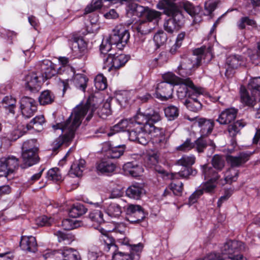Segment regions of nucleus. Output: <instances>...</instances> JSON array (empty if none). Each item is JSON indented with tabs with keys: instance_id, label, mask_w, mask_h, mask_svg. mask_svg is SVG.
<instances>
[{
	"instance_id": "nucleus-32",
	"label": "nucleus",
	"mask_w": 260,
	"mask_h": 260,
	"mask_svg": "<svg viewBox=\"0 0 260 260\" xmlns=\"http://www.w3.org/2000/svg\"><path fill=\"white\" fill-rule=\"evenodd\" d=\"M202 173L206 180L216 182L219 178L218 174L219 171H217L214 168L209 167L207 165L202 166Z\"/></svg>"
},
{
	"instance_id": "nucleus-24",
	"label": "nucleus",
	"mask_w": 260,
	"mask_h": 260,
	"mask_svg": "<svg viewBox=\"0 0 260 260\" xmlns=\"http://www.w3.org/2000/svg\"><path fill=\"white\" fill-rule=\"evenodd\" d=\"M87 43L83 39H75L71 47L74 55L78 58H81L84 56L87 51Z\"/></svg>"
},
{
	"instance_id": "nucleus-57",
	"label": "nucleus",
	"mask_w": 260,
	"mask_h": 260,
	"mask_svg": "<svg viewBox=\"0 0 260 260\" xmlns=\"http://www.w3.org/2000/svg\"><path fill=\"white\" fill-rule=\"evenodd\" d=\"M36 142V139H31L24 142L22 146V151H38V148L37 147Z\"/></svg>"
},
{
	"instance_id": "nucleus-8",
	"label": "nucleus",
	"mask_w": 260,
	"mask_h": 260,
	"mask_svg": "<svg viewBox=\"0 0 260 260\" xmlns=\"http://www.w3.org/2000/svg\"><path fill=\"white\" fill-rule=\"evenodd\" d=\"M126 220L131 223H139L145 217L146 214L139 205L128 204L125 209Z\"/></svg>"
},
{
	"instance_id": "nucleus-16",
	"label": "nucleus",
	"mask_w": 260,
	"mask_h": 260,
	"mask_svg": "<svg viewBox=\"0 0 260 260\" xmlns=\"http://www.w3.org/2000/svg\"><path fill=\"white\" fill-rule=\"evenodd\" d=\"M128 139L131 141L135 142L143 145H146L149 141L148 133H145L140 127L133 126L127 130Z\"/></svg>"
},
{
	"instance_id": "nucleus-27",
	"label": "nucleus",
	"mask_w": 260,
	"mask_h": 260,
	"mask_svg": "<svg viewBox=\"0 0 260 260\" xmlns=\"http://www.w3.org/2000/svg\"><path fill=\"white\" fill-rule=\"evenodd\" d=\"M133 125L134 122L131 119L128 120L127 119H123L118 123L111 127L110 132L108 134V136H111L115 133L125 131L127 132L128 128L133 127Z\"/></svg>"
},
{
	"instance_id": "nucleus-50",
	"label": "nucleus",
	"mask_w": 260,
	"mask_h": 260,
	"mask_svg": "<svg viewBox=\"0 0 260 260\" xmlns=\"http://www.w3.org/2000/svg\"><path fill=\"white\" fill-rule=\"evenodd\" d=\"M186 62H181L178 67L179 73L182 76H188L191 74L192 65L189 60H186Z\"/></svg>"
},
{
	"instance_id": "nucleus-33",
	"label": "nucleus",
	"mask_w": 260,
	"mask_h": 260,
	"mask_svg": "<svg viewBox=\"0 0 260 260\" xmlns=\"http://www.w3.org/2000/svg\"><path fill=\"white\" fill-rule=\"evenodd\" d=\"M45 123V119L43 115L36 116L29 123H27L26 127L27 131L34 129L38 132L43 129V125Z\"/></svg>"
},
{
	"instance_id": "nucleus-10",
	"label": "nucleus",
	"mask_w": 260,
	"mask_h": 260,
	"mask_svg": "<svg viewBox=\"0 0 260 260\" xmlns=\"http://www.w3.org/2000/svg\"><path fill=\"white\" fill-rule=\"evenodd\" d=\"M130 37L128 30L125 29H114L109 37V41L119 50H122L127 44Z\"/></svg>"
},
{
	"instance_id": "nucleus-6",
	"label": "nucleus",
	"mask_w": 260,
	"mask_h": 260,
	"mask_svg": "<svg viewBox=\"0 0 260 260\" xmlns=\"http://www.w3.org/2000/svg\"><path fill=\"white\" fill-rule=\"evenodd\" d=\"M176 0H164V14L169 16H172L168 19V25L171 24V26L164 25V29L170 34H172L176 28L175 16L180 13L179 9L175 3Z\"/></svg>"
},
{
	"instance_id": "nucleus-40",
	"label": "nucleus",
	"mask_w": 260,
	"mask_h": 260,
	"mask_svg": "<svg viewBox=\"0 0 260 260\" xmlns=\"http://www.w3.org/2000/svg\"><path fill=\"white\" fill-rule=\"evenodd\" d=\"M87 211V209L80 203L74 204L70 209L69 214L70 217L77 218L84 214Z\"/></svg>"
},
{
	"instance_id": "nucleus-4",
	"label": "nucleus",
	"mask_w": 260,
	"mask_h": 260,
	"mask_svg": "<svg viewBox=\"0 0 260 260\" xmlns=\"http://www.w3.org/2000/svg\"><path fill=\"white\" fill-rule=\"evenodd\" d=\"M240 93L242 102L248 106L253 107L257 101L260 102V77L251 79L247 89L241 86Z\"/></svg>"
},
{
	"instance_id": "nucleus-7",
	"label": "nucleus",
	"mask_w": 260,
	"mask_h": 260,
	"mask_svg": "<svg viewBox=\"0 0 260 260\" xmlns=\"http://www.w3.org/2000/svg\"><path fill=\"white\" fill-rule=\"evenodd\" d=\"M129 252L115 251L112 260H139L143 248V245H126Z\"/></svg>"
},
{
	"instance_id": "nucleus-15",
	"label": "nucleus",
	"mask_w": 260,
	"mask_h": 260,
	"mask_svg": "<svg viewBox=\"0 0 260 260\" xmlns=\"http://www.w3.org/2000/svg\"><path fill=\"white\" fill-rule=\"evenodd\" d=\"M183 183L182 182H171L164 191V201L165 203H174V196H181L183 190Z\"/></svg>"
},
{
	"instance_id": "nucleus-17",
	"label": "nucleus",
	"mask_w": 260,
	"mask_h": 260,
	"mask_svg": "<svg viewBox=\"0 0 260 260\" xmlns=\"http://www.w3.org/2000/svg\"><path fill=\"white\" fill-rule=\"evenodd\" d=\"M39 71L33 72L25 76V87L29 90L35 92L38 91L43 81V77L40 76Z\"/></svg>"
},
{
	"instance_id": "nucleus-54",
	"label": "nucleus",
	"mask_w": 260,
	"mask_h": 260,
	"mask_svg": "<svg viewBox=\"0 0 260 260\" xmlns=\"http://www.w3.org/2000/svg\"><path fill=\"white\" fill-rule=\"evenodd\" d=\"M182 7L185 11L192 17H194L198 15L200 12L199 7H194L191 3L188 1L182 2Z\"/></svg>"
},
{
	"instance_id": "nucleus-64",
	"label": "nucleus",
	"mask_w": 260,
	"mask_h": 260,
	"mask_svg": "<svg viewBox=\"0 0 260 260\" xmlns=\"http://www.w3.org/2000/svg\"><path fill=\"white\" fill-rule=\"evenodd\" d=\"M6 162V160L5 158L2 157L0 159V177H7L10 174Z\"/></svg>"
},
{
	"instance_id": "nucleus-25",
	"label": "nucleus",
	"mask_w": 260,
	"mask_h": 260,
	"mask_svg": "<svg viewBox=\"0 0 260 260\" xmlns=\"http://www.w3.org/2000/svg\"><path fill=\"white\" fill-rule=\"evenodd\" d=\"M87 43L83 39H75L71 47L74 55L78 58H81L84 56L87 51Z\"/></svg>"
},
{
	"instance_id": "nucleus-23",
	"label": "nucleus",
	"mask_w": 260,
	"mask_h": 260,
	"mask_svg": "<svg viewBox=\"0 0 260 260\" xmlns=\"http://www.w3.org/2000/svg\"><path fill=\"white\" fill-rule=\"evenodd\" d=\"M237 113V109L227 108L221 112L216 121L220 124H228L235 119Z\"/></svg>"
},
{
	"instance_id": "nucleus-20",
	"label": "nucleus",
	"mask_w": 260,
	"mask_h": 260,
	"mask_svg": "<svg viewBox=\"0 0 260 260\" xmlns=\"http://www.w3.org/2000/svg\"><path fill=\"white\" fill-rule=\"evenodd\" d=\"M40 76L43 77L44 82L48 79L52 78L57 73L55 65L50 60H44L40 66Z\"/></svg>"
},
{
	"instance_id": "nucleus-55",
	"label": "nucleus",
	"mask_w": 260,
	"mask_h": 260,
	"mask_svg": "<svg viewBox=\"0 0 260 260\" xmlns=\"http://www.w3.org/2000/svg\"><path fill=\"white\" fill-rule=\"evenodd\" d=\"M54 235L57 237L58 242L61 243L67 241L69 243H71L75 240V236L70 234H66L60 231L54 232Z\"/></svg>"
},
{
	"instance_id": "nucleus-26",
	"label": "nucleus",
	"mask_w": 260,
	"mask_h": 260,
	"mask_svg": "<svg viewBox=\"0 0 260 260\" xmlns=\"http://www.w3.org/2000/svg\"><path fill=\"white\" fill-rule=\"evenodd\" d=\"M206 137V136H201L193 143V148L198 153L204 152L208 146H211L213 149H215V145L214 142Z\"/></svg>"
},
{
	"instance_id": "nucleus-29",
	"label": "nucleus",
	"mask_w": 260,
	"mask_h": 260,
	"mask_svg": "<svg viewBox=\"0 0 260 260\" xmlns=\"http://www.w3.org/2000/svg\"><path fill=\"white\" fill-rule=\"evenodd\" d=\"M123 170L126 175H130L134 177L140 176L143 172L141 167L134 162H128L125 164L123 166Z\"/></svg>"
},
{
	"instance_id": "nucleus-2",
	"label": "nucleus",
	"mask_w": 260,
	"mask_h": 260,
	"mask_svg": "<svg viewBox=\"0 0 260 260\" xmlns=\"http://www.w3.org/2000/svg\"><path fill=\"white\" fill-rule=\"evenodd\" d=\"M160 120V116L157 113H137L134 116L133 126L140 127L145 133L151 135V140L153 145L156 149H161L162 135L161 129L156 127L154 123Z\"/></svg>"
},
{
	"instance_id": "nucleus-39",
	"label": "nucleus",
	"mask_w": 260,
	"mask_h": 260,
	"mask_svg": "<svg viewBox=\"0 0 260 260\" xmlns=\"http://www.w3.org/2000/svg\"><path fill=\"white\" fill-rule=\"evenodd\" d=\"M246 125V122L244 120H237L236 122L229 125L228 131L229 135L232 138H235L240 130Z\"/></svg>"
},
{
	"instance_id": "nucleus-28",
	"label": "nucleus",
	"mask_w": 260,
	"mask_h": 260,
	"mask_svg": "<svg viewBox=\"0 0 260 260\" xmlns=\"http://www.w3.org/2000/svg\"><path fill=\"white\" fill-rule=\"evenodd\" d=\"M84 220H88L92 222V223L88 222L86 225L93 226L94 229H97L101 223L104 222L103 214L101 211L99 210H94L90 212L88 218H85Z\"/></svg>"
},
{
	"instance_id": "nucleus-48",
	"label": "nucleus",
	"mask_w": 260,
	"mask_h": 260,
	"mask_svg": "<svg viewBox=\"0 0 260 260\" xmlns=\"http://www.w3.org/2000/svg\"><path fill=\"white\" fill-rule=\"evenodd\" d=\"M4 158L6 159V164L10 173H13L19 167L18 159L14 156H9Z\"/></svg>"
},
{
	"instance_id": "nucleus-43",
	"label": "nucleus",
	"mask_w": 260,
	"mask_h": 260,
	"mask_svg": "<svg viewBox=\"0 0 260 260\" xmlns=\"http://www.w3.org/2000/svg\"><path fill=\"white\" fill-rule=\"evenodd\" d=\"M165 116L169 121L175 120L179 115V109L175 106L170 105L164 109Z\"/></svg>"
},
{
	"instance_id": "nucleus-34",
	"label": "nucleus",
	"mask_w": 260,
	"mask_h": 260,
	"mask_svg": "<svg viewBox=\"0 0 260 260\" xmlns=\"http://www.w3.org/2000/svg\"><path fill=\"white\" fill-rule=\"evenodd\" d=\"M88 79L87 76L82 74H77L74 75L72 81L75 86L83 91H85L87 87V83Z\"/></svg>"
},
{
	"instance_id": "nucleus-1",
	"label": "nucleus",
	"mask_w": 260,
	"mask_h": 260,
	"mask_svg": "<svg viewBox=\"0 0 260 260\" xmlns=\"http://www.w3.org/2000/svg\"><path fill=\"white\" fill-rule=\"evenodd\" d=\"M97 107L94 102V98L89 97L85 104L77 107L67 120L62 123L54 125V129H61L64 134L59 136L52 144V150L57 153L59 148L63 145L68 146L74 138L75 132L80 125L83 117L88 114L86 120L89 121Z\"/></svg>"
},
{
	"instance_id": "nucleus-53",
	"label": "nucleus",
	"mask_w": 260,
	"mask_h": 260,
	"mask_svg": "<svg viewBox=\"0 0 260 260\" xmlns=\"http://www.w3.org/2000/svg\"><path fill=\"white\" fill-rule=\"evenodd\" d=\"M94 85L98 90H103L107 87V79L102 74H98L94 78Z\"/></svg>"
},
{
	"instance_id": "nucleus-14",
	"label": "nucleus",
	"mask_w": 260,
	"mask_h": 260,
	"mask_svg": "<svg viewBox=\"0 0 260 260\" xmlns=\"http://www.w3.org/2000/svg\"><path fill=\"white\" fill-rule=\"evenodd\" d=\"M130 56L124 54L117 55L116 54L109 53L107 54L105 58H104V62L105 64L111 67V68L119 69L123 67L129 59Z\"/></svg>"
},
{
	"instance_id": "nucleus-58",
	"label": "nucleus",
	"mask_w": 260,
	"mask_h": 260,
	"mask_svg": "<svg viewBox=\"0 0 260 260\" xmlns=\"http://www.w3.org/2000/svg\"><path fill=\"white\" fill-rule=\"evenodd\" d=\"M112 45H114L113 43H111L110 41H109V38L105 40H103L102 44L100 45V51L101 54L106 55L104 56L105 58H106V56H107L106 54L111 50Z\"/></svg>"
},
{
	"instance_id": "nucleus-56",
	"label": "nucleus",
	"mask_w": 260,
	"mask_h": 260,
	"mask_svg": "<svg viewBox=\"0 0 260 260\" xmlns=\"http://www.w3.org/2000/svg\"><path fill=\"white\" fill-rule=\"evenodd\" d=\"M209 48H206L205 46H203L193 50V54L197 56L196 59L198 64H200L202 58L205 56L207 53H209Z\"/></svg>"
},
{
	"instance_id": "nucleus-45",
	"label": "nucleus",
	"mask_w": 260,
	"mask_h": 260,
	"mask_svg": "<svg viewBox=\"0 0 260 260\" xmlns=\"http://www.w3.org/2000/svg\"><path fill=\"white\" fill-rule=\"evenodd\" d=\"M62 255L63 260H80L81 256L78 251L73 248L64 249Z\"/></svg>"
},
{
	"instance_id": "nucleus-61",
	"label": "nucleus",
	"mask_w": 260,
	"mask_h": 260,
	"mask_svg": "<svg viewBox=\"0 0 260 260\" xmlns=\"http://www.w3.org/2000/svg\"><path fill=\"white\" fill-rule=\"evenodd\" d=\"M193 144L191 142L190 138H187L185 141L177 147L178 151L187 152L193 148Z\"/></svg>"
},
{
	"instance_id": "nucleus-36",
	"label": "nucleus",
	"mask_w": 260,
	"mask_h": 260,
	"mask_svg": "<svg viewBox=\"0 0 260 260\" xmlns=\"http://www.w3.org/2000/svg\"><path fill=\"white\" fill-rule=\"evenodd\" d=\"M2 107L10 113L15 114L16 108V100L11 95H7L4 98L2 101Z\"/></svg>"
},
{
	"instance_id": "nucleus-42",
	"label": "nucleus",
	"mask_w": 260,
	"mask_h": 260,
	"mask_svg": "<svg viewBox=\"0 0 260 260\" xmlns=\"http://www.w3.org/2000/svg\"><path fill=\"white\" fill-rule=\"evenodd\" d=\"M83 221H80L77 220L67 218L64 219L62 221L61 225L64 230L70 231L83 225Z\"/></svg>"
},
{
	"instance_id": "nucleus-63",
	"label": "nucleus",
	"mask_w": 260,
	"mask_h": 260,
	"mask_svg": "<svg viewBox=\"0 0 260 260\" xmlns=\"http://www.w3.org/2000/svg\"><path fill=\"white\" fill-rule=\"evenodd\" d=\"M100 240L103 244H115V238L111 233L101 235Z\"/></svg>"
},
{
	"instance_id": "nucleus-51",
	"label": "nucleus",
	"mask_w": 260,
	"mask_h": 260,
	"mask_svg": "<svg viewBox=\"0 0 260 260\" xmlns=\"http://www.w3.org/2000/svg\"><path fill=\"white\" fill-rule=\"evenodd\" d=\"M184 104L189 110L194 112L199 111L202 108V105L199 101L185 100Z\"/></svg>"
},
{
	"instance_id": "nucleus-52",
	"label": "nucleus",
	"mask_w": 260,
	"mask_h": 260,
	"mask_svg": "<svg viewBox=\"0 0 260 260\" xmlns=\"http://www.w3.org/2000/svg\"><path fill=\"white\" fill-rule=\"evenodd\" d=\"M239 175V172L234 168L229 169L225 173L224 180L226 183L231 184L236 181Z\"/></svg>"
},
{
	"instance_id": "nucleus-31",
	"label": "nucleus",
	"mask_w": 260,
	"mask_h": 260,
	"mask_svg": "<svg viewBox=\"0 0 260 260\" xmlns=\"http://www.w3.org/2000/svg\"><path fill=\"white\" fill-rule=\"evenodd\" d=\"M144 192V188L141 184L136 183L129 186L126 190L127 197L131 199H139Z\"/></svg>"
},
{
	"instance_id": "nucleus-35",
	"label": "nucleus",
	"mask_w": 260,
	"mask_h": 260,
	"mask_svg": "<svg viewBox=\"0 0 260 260\" xmlns=\"http://www.w3.org/2000/svg\"><path fill=\"white\" fill-rule=\"evenodd\" d=\"M85 160L83 159H80L73 162L70 168V174L75 177L82 176L83 170L85 167Z\"/></svg>"
},
{
	"instance_id": "nucleus-62",
	"label": "nucleus",
	"mask_w": 260,
	"mask_h": 260,
	"mask_svg": "<svg viewBox=\"0 0 260 260\" xmlns=\"http://www.w3.org/2000/svg\"><path fill=\"white\" fill-rule=\"evenodd\" d=\"M203 194V190L199 188L196 190L189 197L188 204L191 205L197 202L199 199Z\"/></svg>"
},
{
	"instance_id": "nucleus-46",
	"label": "nucleus",
	"mask_w": 260,
	"mask_h": 260,
	"mask_svg": "<svg viewBox=\"0 0 260 260\" xmlns=\"http://www.w3.org/2000/svg\"><path fill=\"white\" fill-rule=\"evenodd\" d=\"M107 214L111 217H118L121 214L122 211L121 207L116 203H111L106 210Z\"/></svg>"
},
{
	"instance_id": "nucleus-12",
	"label": "nucleus",
	"mask_w": 260,
	"mask_h": 260,
	"mask_svg": "<svg viewBox=\"0 0 260 260\" xmlns=\"http://www.w3.org/2000/svg\"><path fill=\"white\" fill-rule=\"evenodd\" d=\"M143 159L144 165L146 167L153 169L162 178V162L156 153L148 152L144 156Z\"/></svg>"
},
{
	"instance_id": "nucleus-5",
	"label": "nucleus",
	"mask_w": 260,
	"mask_h": 260,
	"mask_svg": "<svg viewBox=\"0 0 260 260\" xmlns=\"http://www.w3.org/2000/svg\"><path fill=\"white\" fill-rule=\"evenodd\" d=\"M126 15L131 17L136 16L139 18L144 17L148 21H157L160 18V12L150 9L148 7H144L136 3L128 4L126 8Z\"/></svg>"
},
{
	"instance_id": "nucleus-22",
	"label": "nucleus",
	"mask_w": 260,
	"mask_h": 260,
	"mask_svg": "<svg viewBox=\"0 0 260 260\" xmlns=\"http://www.w3.org/2000/svg\"><path fill=\"white\" fill-rule=\"evenodd\" d=\"M115 169L116 165L115 164L105 159L96 163V172L99 175L111 176Z\"/></svg>"
},
{
	"instance_id": "nucleus-18",
	"label": "nucleus",
	"mask_w": 260,
	"mask_h": 260,
	"mask_svg": "<svg viewBox=\"0 0 260 260\" xmlns=\"http://www.w3.org/2000/svg\"><path fill=\"white\" fill-rule=\"evenodd\" d=\"M253 152L250 151L241 152L237 156L228 155L226 160L231 167V168L240 167L245 164L250 158Z\"/></svg>"
},
{
	"instance_id": "nucleus-47",
	"label": "nucleus",
	"mask_w": 260,
	"mask_h": 260,
	"mask_svg": "<svg viewBox=\"0 0 260 260\" xmlns=\"http://www.w3.org/2000/svg\"><path fill=\"white\" fill-rule=\"evenodd\" d=\"M213 167L217 171H221L225 166L224 158L220 155H214L211 159Z\"/></svg>"
},
{
	"instance_id": "nucleus-37",
	"label": "nucleus",
	"mask_w": 260,
	"mask_h": 260,
	"mask_svg": "<svg viewBox=\"0 0 260 260\" xmlns=\"http://www.w3.org/2000/svg\"><path fill=\"white\" fill-rule=\"evenodd\" d=\"M126 148L125 145L116 146H110L106 152V156L109 158H118L123 155Z\"/></svg>"
},
{
	"instance_id": "nucleus-3",
	"label": "nucleus",
	"mask_w": 260,
	"mask_h": 260,
	"mask_svg": "<svg viewBox=\"0 0 260 260\" xmlns=\"http://www.w3.org/2000/svg\"><path fill=\"white\" fill-rule=\"evenodd\" d=\"M196 157L193 155H184L178 159L177 164L185 168L178 173H169L164 170V179L175 180L179 178H188L190 176H194L197 174L196 169L191 167L195 163Z\"/></svg>"
},
{
	"instance_id": "nucleus-41",
	"label": "nucleus",
	"mask_w": 260,
	"mask_h": 260,
	"mask_svg": "<svg viewBox=\"0 0 260 260\" xmlns=\"http://www.w3.org/2000/svg\"><path fill=\"white\" fill-rule=\"evenodd\" d=\"M54 94L49 90L42 91L39 98V102L41 105L51 104L54 100Z\"/></svg>"
},
{
	"instance_id": "nucleus-60",
	"label": "nucleus",
	"mask_w": 260,
	"mask_h": 260,
	"mask_svg": "<svg viewBox=\"0 0 260 260\" xmlns=\"http://www.w3.org/2000/svg\"><path fill=\"white\" fill-rule=\"evenodd\" d=\"M215 182V181L208 180L202 184L200 189L203 190V193L204 192L211 193L214 192L216 186Z\"/></svg>"
},
{
	"instance_id": "nucleus-44",
	"label": "nucleus",
	"mask_w": 260,
	"mask_h": 260,
	"mask_svg": "<svg viewBox=\"0 0 260 260\" xmlns=\"http://www.w3.org/2000/svg\"><path fill=\"white\" fill-rule=\"evenodd\" d=\"M237 25L238 28L240 30L244 29L246 28V25L254 28L257 27L256 21L248 16L242 17L237 22Z\"/></svg>"
},
{
	"instance_id": "nucleus-59",
	"label": "nucleus",
	"mask_w": 260,
	"mask_h": 260,
	"mask_svg": "<svg viewBox=\"0 0 260 260\" xmlns=\"http://www.w3.org/2000/svg\"><path fill=\"white\" fill-rule=\"evenodd\" d=\"M148 21L142 20L139 25L137 26V31L141 35H146L149 34L151 29V27H148Z\"/></svg>"
},
{
	"instance_id": "nucleus-21",
	"label": "nucleus",
	"mask_w": 260,
	"mask_h": 260,
	"mask_svg": "<svg viewBox=\"0 0 260 260\" xmlns=\"http://www.w3.org/2000/svg\"><path fill=\"white\" fill-rule=\"evenodd\" d=\"M179 78L172 73L164 74V83L167 85H164L165 88H168V95H164V102L172 98L173 86L179 84Z\"/></svg>"
},
{
	"instance_id": "nucleus-11",
	"label": "nucleus",
	"mask_w": 260,
	"mask_h": 260,
	"mask_svg": "<svg viewBox=\"0 0 260 260\" xmlns=\"http://www.w3.org/2000/svg\"><path fill=\"white\" fill-rule=\"evenodd\" d=\"M246 59L240 55H231L228 56L225 61V75L227 78H230L233 74V70L240 67L245 66Z\"/></svg>"
},
{
	"instance_id": "nucleus-38",
	"label": "nucleus",
	"mask_w": 260,
	"mask_h": 260,
	"mask_svg": "<svg viewBox=\"0 0 260 260\" xmlns=\"http://www.w3.org/2000/svg\"><path fill=\"white\" fill-rule=\"evenodd\" d=\"M239 252V248L237 245H223L221 248V255L226 258H231L235 253Z\"/></svg>"
},
{
	"instance_id": "nucleus-30",
	"label": "nucleus",
	"mask_w": 260,
	"mask_h": 260,
	"mask_svg": "<svg viewBox=\"0 0 260 260\" xmlns=\"http://www.w3.org/2000/svg\"><path fill=\"white\" fill-rule=\"evenodd\" d=\"M38 151H22V158L25 167H30L39 161Z\"/></svg>"
},
{
	"instance_id": "nucleus-19",
	"label": "nucleus",
	"mask_w": 260,
	"mask_h": 260,
	"mask_svg": "<svg viewBox=\"0 0 260 260\" xmlns=\"http://www.w3.org/2000/svg\"><path fill=\"white\" fill-rule=\"evenodd\" d=\"M128 0H92V4L88 5L84 10V14L91 13L96 10L101 9L102 7L108 6L110 5L120 4H123Z\"/></svg>"
},
{
	"instance_id": "nucleus-49",
	"label": "nucleus",
	"mask_w": 260,
	"mask_h": 260,
	"mask_svg": "<svg viewBox=\"0 0 260 260\" xmlns=\"http://www.w3.org/2000/svg\"><path fill=\"white\" fill-rule=\"evenodd\" d=\"M46 177L48 180L55 182L60 181L62 180L60 171L57 168L50 169L47 172Z\"/></svg>"
},
{
	"instance_id": "nucleus-13",
	"label": "nucleus",
	"mask_w": 260,
	"mask_h": 260,
	"mask_svg": "<svg viewBox=\"0 0 260 260\" xmlns=\"http://www.w3.org/2000/svg\"><path fill=\"white\" fill-rule=\"evenodd\" d=\"M22 116L25 118L32 117L37 111V102L28 96H23L20 100Z\"/></svg>"
},
{
	"instance_id": "nucleus-9",
	"label": "nucleus",
	"mask_w": 260,
	"mask_h": 260,
	"mask_svg": "<svg viewBox=\"0 0 260 260\" xmlns=\"http://www.w3.org/2000/svg\"><path fill=\"white\" fill-rule=\"evenodd\" d=\"M184 118L190 122L195 121L198 123V125L200 128L201 136L207 137L212 133L214 127L215 123L212 119H206L199 116L191 117L187 114L184 115Z\"/></svg>"
}]
</instances>
